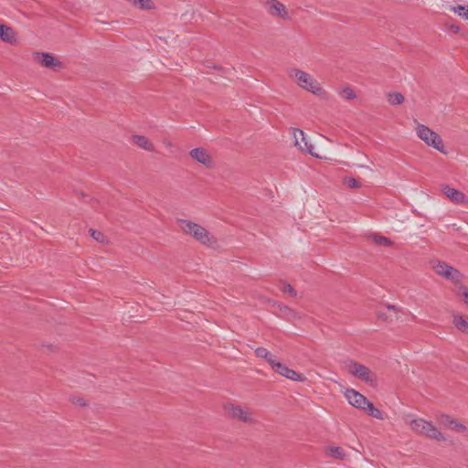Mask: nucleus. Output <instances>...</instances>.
I'll use <instances>...</instances> for the list:
<instances>
[{
  "label": "nucleus",
  "instance_id": "obj_1",
  "mask_svg": "<svg viewBox=\"0 0 468 468\" xmlns=\"http://www.w3.org/2000/svg\"><path fill=\"white\" fill-rule=\"evenodd\" d=\"M178 224L184 233L192 236L202 244L209 245L214 241V237L202 226L186 219H178Z\"/></svg>",
  "mask_w": 468,
  "mask_h": 468
},
{
  "label": "nucleus",
  "instance_id": "obj_2",
  "mask_svg": "<svg viewBox=\"0 0 468 468\" xmlns=\"http://www.w3.org/2000/svg\"><path fill=\"white\" fill-rule=\"evenodd\" d=\"M346 368L349 374L361 379L371 387L377 385V376L367 367L359 364L354 360L346 362Z\"/></svg>",
  "mask_w": 468,
  "mask_h": 468
},
{
  "label": "nucleus",
  "instance_id": "obj_3",
  "mask_svg": "<svg viewBox=\"0 0 468 468\" xmlns=\"http://www.w3.org/2000/svg\"><path fill=\"white\" fill-rule=\"evenodd\" d=\"M290 76L293 78L298 85L314 94L319 95L323 92L320 83L310 74L297 69H292Z\"/></svg>",
  "mask_w": 468,
  "mask_h": 468
},
{
  "label": "nucleus",
  "instance_id": "obj_4",
  "mask_svg": "<svg viewBox=\"0 0 468 468\" xmlns=\"http://www.w3.org/2000/svg\"><path fill=\"white\" fill-rule=\"evenodd\" d=\"M416 131L418 137L425 142V144H427L429 146H432L441 153H445L442 139L438 133L430 129L428 126L420 123L418 124Z\"/></svg>",
  "mask_w": 468,
  "mask_h": 468
},
{
  "label": "nucleus",
  "instance_id": "obj_5",
  "mask_svg": "<svg viewBox=\"0 0 468 468\" xmlns=\"http://www.w3.org/2000/svg\"><path fill=\"white\" fill-rule=\"evenodd\" d=\"M345 397L348 400L349 404L362 410L365 409V407L369 401L363 394L359 393L354 388L346 389V391L345 392Z\"/></svg>",
  "mask_w": 468,
  "mask_h": 468
},
{
  "label": "nucleus",
  "instance_id": "obj_6",
  "mask_svg": "<svg viewBox=\"0 0 468 468\" xmlns=\"http://www.w3.org/2000/svg\"><path fill=\"white\" fill-rule=\"evenodd\" d=\"M273 370H275L278 374L281 376L289 378L291 380L298 381V382H303L306 378L301 374L298 373L291 368H289L287 366L277 362L274 364V367H272Z\"/></svg>",
  "mask_w": 468,
  "mask_h": 468
},
{
  "label": "nucleus",
  "instance_id": "obj_7",
  "mask_svg": "<svg viewBox=\"0 0 468 468\" xmlns=\"http://www.w3.org/2000/svg\"><path fill=\"white\" fill-rule=\"evenodd\" d=\"M34 55L40 65L45 68L56 69L57 68L59 69L62 66L61 62L50 53L36 52Z\"/></svg>",
  "mask_w": 468,
  "mask_h": 468
},
{
  "label": "nucleus",
  "instance_id": "obj_8",
  "mask_svg": "<svg viewBox=\"0 0 468 468\" xmlns=\"http://www.w3.org/2000/svg\"><path fill=\"white\" fill-rule=\"evenodd\" d=\"M229 415L232 419H237L246 423L253 422L251 412L248 409H244L239 405H229Z\"/></svg>",
  "mask_w": 468,
  "mask_h": 468
},
{
  "label": "nucleus",
  "instance_id": "obj_9",
  "mask_svg": "<svg viewBox=\"0 0 468 468\" xmlns=\"http://www.w3.org/2000/svg\"><path fill=\"white\" fill-rule=\"evenodd\" d=\"M189 155L197 162L204 165L207 168L214 166V162L207 151L202 147L192 149Z\"/></svg>",
  "mask_w": 468,
  "mask_h": 468
},
{
  "label": "nucleus",
  "instance_id": "obj_10",
  "mask_svg": "<svg viewBox=\"0 0 468 468\" xmlns=\"http://www.w3.org/2000/svg\"><path fill=\"white\" fill-rule=\"evenodd\" d=\"M292 136L294 138V144L295 146L299 147L302 151H304L308 154H311L312 155H314L313 153V145L308 144L304 133L298 129V128H292Z\"/></svg>",
  "mask_w": 468,
  "mask_h": 468
},
{
  "label": "nucleus",
  "instance_id": "obj_11",
  "mask_svg": "<svg viewBox=\"0 0 468 468\" xmlns=\"http://www.w3.org/2000/svg\"><path fill=\"white\" fill-rule=\"evenodd\" d=\"M442 192L452 202L455 204L464 205L468 203L467 197L460 190L452 188L449 186H444Z\"/></svg>",
  "mask_w": 468,
  "mask_h": 468
},
{
  "label": "nucleus",
  "instance_id": "obj_12",
  "mask_svg": "<svg viewBox=\"0 0 468 468\" xmlns=\"http://www.w3.org/2000/svg\"><path fill=\"white\" fill-rule=\"evenodd\" d=\"M266 8L268 12L274 16H279L282 18H286L288 16L286 7L283 4L278 2L277 0H266L265 2Z\"/></svg>",
  "mask_w": 468,
  "mask_h": 468
},
{
  "label": "nucleus",
  "instance_id": "obj_13",
  "mask_svg": "<svg viewBox=\"0 0 468 468\" xmlns=\"http://www.w3.org/2000/svg\"><path fill=\"white\" fill-rule=\"evenodd\" d=\"M132 143L136 144L142 149L147 150L149 152L154 151V145L148 140L147 137L144 135L134 134L132 136Z\"/></svg>",
  "mask_w": 468,
  "mask_h": 468
},
{
  "label": "nucleus",
  "instance_id": "obj_14",
  "mask_svg": "<svg viewBox=\"0 0 468 468\" xmlns=\"http://www.w3.org/2000/svg\"><path fill=\"white\" fill-rule=\"evenodd\" d=\"M431 423V422H428L423 419H416L411 420L410 427L414 431L425 435L427 430L430 428Z\"/></svg>",
  "mask_w": 468,
  "mask_h": 468
},
{
  "label": "nucleus",
  "instance_id": "obj_15",
  "mask_svg": "<svg viewBox=\"0 0 468 468\" xmlns=\"http://www.w3.org/2000/svg\"><path fill=\"white\" fill-rule=\"evenodd\" d=\"M452 324L463 334L468 335V318L463 315L453 314Z\"/></svg>",
  "mask_w": 468,
  "mask_h": 468
},
{
  "label": "nucleus",
  "instance_id": "obj_16",
  "mask_svg": "<svg viewBox=\"0 0 468 468\" xmlns=\"http://www.w3.org/2000/svg\"><path fill=\"white\" fill-rule=\"evenodd\" d=\"M0 39L6 43H12L15 40V31L10 27L0 24Z\"/></svg>",
  "mask_w": 468,
  "mask_h": 468
},
{
  "label": "nucleus",
  "instance_id": "obj_17",
  "mask_svg": "<svg viewBox=\"0 0 468 468\" xmlns=\"http://www.w3.org/2000/svg\"><path fill=\"white\" fill-rule=\"evenodd\" d=\"M255 354L258 357L264 358L270 364L271 368L274 367V364L277 363L274 359V356L264 347L256 348Z\"/></svg>",
  "mask_w": 468,
  "mask_h": 468
},
{
  "label": "nucleus",
  "instance_id": "obj_18",
  "mask_svg": "<svg viewBox=\"0 0 468 468\" xmlns=\"http://www.w3.org/2000/svg\"><path fill=\"white\" fill-rule=\"evenodd\" d=\"M369 238L376 245L378 246L390 247L393 245V241L389 238L381 236L379 234H371Z\"/></svg>",
  "mask_w": 468,
  "mask_h": 468
},
{
  "label": "nucleus",
  "instance_id": "obj_19",
  "mask_svg": "<svg viewBox=\"0 0 468 468\" xmlns=\"http://www.w3.org/2000/svg\"><path fill=\"white\" fill-rule=\"evenodd\" d=\"M363 410L366 411L371 417H374L378 420H384L383 412L378 408H376L374 404L370 401H368V403L367 404Z\"/></svg>",
  "mask_w": 468,
  "mask_h": 468
},
{
  "label": "nucleus",
  "instance_id": "obj_20",
  "mask_svg": "<svg viewBox=\"0 0 468 468\" xmlns=\"http://www.w3.org/2000/svg\"><path fill=\"white\" fill-rule=\"evenodd\" d=\"M388 101L389 104L397 106L400 105L404 102L405 97L400 92H389L388 93Z\"/></svg>",
  "mask_w": 468,
  "mask_h": 468
},
{
  "label": "nucleus",
  "instance_id": "obj_21",
  "mask_svg": "<svg viewBox=\"0 0 468 468\" xmlns=\"http://www.w3.org/2000/svg\"><path fill=\"white\" fill-rule=\"evenodd\" d=\"M326 452L329 456L337 459V460H343L346 456L343 449L338 446H330L326 449Z\"/></svg>",
  "mask_w": 468,
  "mask_h": 468
},
{
  "label": "nucleus",
  "instance_id": "obj_22",
  "mask_svg": "<svg viewBox=\"0 0 468 468\" xmlns=\"http://www.w3.org/2000/svg\"><path fill=\"white\" fill-rule=\"evenodd\" d=\"M425 435L439 441L445 440V437L442 435V433L435 426H433L432 423H431L430 428L427 430Z\"/></svg>",
  "mask_w": 468,
  "mask_h": 468
},
{
  "label": "nucleus",
  "instance_id": "obj_23",
  "mask_svg": "<svg viewBox=\"0 0 468 468\" xmlns=\"http://www.w3.org/2000/svg\"><path fill=\"white\" fill-rule=\"evenodd\" d=\"M452 266L448 265L447 263L443 261H438L433 266L434 271L437 274L445 277V275H449L450 272H448L451 270Z\"/></svg>",
  "mask_w": 468,
  "mask_h": 468
},
{
  "label": "nucleus",
  "instance_id": "obj_24",
  "mask_svg": "<svg viewBox=\"0 0 468 468\" xmlns=\"http://www.w3.org/2000/svg\"><path fill=\"white\" fill-rule=\"evenodd\" d=\"M280 290L282 292L290 294L292 297H295L297 295V292L294 290V288L286 282H282L280 284Z\"/></svg>",
  "mask_w": 468,
  "mask_h": 468
},
{
  "label": "nucleus",
  "instance_id": "obj_25",
  "mask_svg": "<svg viewBox=\"0 0 468 468\" xmlns=\"http://www.w3.org/2000/svg\"><path fill=\"white\" fill-rule=\"evenodd\" d=\"M451 10L468 20V5H458L457 6H452Z\"/></svg>",
  "mask_w": 468,
  "mask_h": 468
},
{
  "label": "nucleus",
  "instance_id": "obj_26",
  "mask_svg": "<svg viewBox=\"0 0 468 468\" xmlns=\"http://www.w3.org/2000/svg\"><path fill=\"white\" fill-rule=\"evenodd\" d=\"M343 183L349 188H359L361 183L354 177H345Z\"/></svg>",
  "mask_w": 468,
  "mask_h": 468
},
{
  "label": "nucleus",
  "instance_id": "obj_27",
  "mask_svg": "<svg viewBox=\"0 0 468 468\" xmlns=\"http://www.w3.org/2000/svg\"><path fill=\"white\" fill-rule=\"evenodd\" d=\"M448 272H450L449 275H445L448 280L458 282L462 277V273L453 267Z\"/></svg>",
  "mask_w": 468,
  "mask_h": 468
},
{
  "label": "nucleus",
  "instance_id": "obj_28",
  "mask_svg": "<svg viewBox=\"0 0 468 468\" xmlns=\"http://www.w3.org/2000/svg\"><path fill=\"white\" fill-rule=\"evenodd\" d=\"M341 95L347 100H354L356 97L355 91L350 87L345 88Z\"/></svg>",
  "mask_w": 468,
  "mask_h": 468
},
{
  "label": "nucleus",
  "instance_id": "obj_29",
  "mask_svg": "<svg viewBox=\"0 0 468 468\" xmlns=\"http://www.w3.org/2000/svg\"><path fill=\"white\" fill-rule=\"evenodd\" d=\"M90 236L96 241H99V242H101V243L104 242L105 237H104L103 233H101L99 230L92 229H90Z\"/></svg>",
  "mask_w": 468,
  "mask_h": 468
},
{
  "label": "nucleus",
  "instance_id": "obj_30",
  "mask_svg": "<svg viewBox=\"0 0 468 468\" xmlns=\"http://www.w3.org/2000/svg\"><path fill=\"white\" fill-rule=\"evenodd\" d=\"M445 27H446L449 31H451V32H452V33H454V34H458V33H460V32H461V28H460V27H459L458 25H456V24H453V23H449V22H447V23L445 24Z\"/></svg>",
  "mask_w": 468,
  "mask_h": 468
},
{
  "label": "nucleus",
  "instance_id": "obj_31",
  "mask_svg": "<svg viewBox=\"0 0 468 468\" xmlns=\"http://www.w3.org/2000/svg\"><path fill=\"white\" fill-rule=\"evenodd\" d=\"M451 420H455L454 419H452L448 415H442L441 418V422L451 429V426H454V423H451Z\"/></svg>",
  "mask_w": 468,
  "mask_h": 468
},
{
  "label": "nucleus",
  "instance_id": "obj_32",
  "mask_svg": "<svg viewBox=\"0 0 468 468\" xmlns=\"http://www.w3.org/2000/svg\"><path fill=\"white\" fill-rule=\"evenodd\" d=\"M451 423H454V426H451V430L456 431H464L466 430L465 426L462 423H459L457 420H451Z\"/></svg>",
  "mask_w": 468,
  "mask_h": 468
},
{
  "label": "nucleus",
  "instance_id": "obj_33",
  "mask_svg": "<svg viewBox=\"0 0 468 468\" xmlns=\"http://www.w3.org/2000/svg\"><path fill=\"white\" fill-rule=\"evenodd\" d=\"M70 401L73 404L80 406V407H85L87 405L85 399L83 398H80V397H73L70 399Z\"/></svg>",
  "mask_w": 468,
  "mask_h": 468
},
{
  "label": "nucleus",
  "instance_id": "obj_34",
  "mask_svg": "<svg viewBox=\"0 0 468 468\" xmlns=\"http://www.w3.org/2000/svg\"><path fill=\"white\" fill-rule=\"evenodd\" d=\"M377 315H378V319H381L383 321H387L388 320V316L385 313H383L382 311L378 310L377 312Z\"/></svg>",
  "mask_w": 468,
  "mask_h": 468
},
{
  "label": "nucleus",
  "instance_id": "obj_35",
  "mask_svg": "<svg viewBox=\"0 0 468 468\" xmlns=\"http://www.w3.org/2000/svg\"><path fill=\"white\" fill-rule=\"evenodd\" d=\"M463 296L464 303L466 304H468V289L467 288H463Z\"/></svg>",
  "mask_w": 468,
  "mask_h": 468
},
{
  "label": "nucleus",
  "instance_id": "obj_36",
  "mask_svg": "<svg viewBox=\"0 0 468 468\" xmlns=\"http://www.w3.org/2000/svg\"><path fill=\"white\" fill-rule=\"evenodd\" d=\"M387 309H388V310H392V311H394V312H396V313L398 312V307H397L396 305L388 304V305H387Z\"/></svg>",
  "mask_w": 468,
  "mask_h": 468
}]
</instances>
